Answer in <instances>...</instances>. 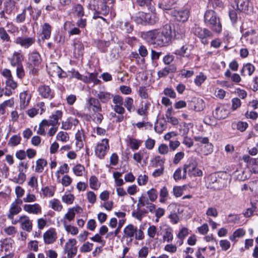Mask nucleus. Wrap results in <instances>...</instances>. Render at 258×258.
<instances>
[{
  "instance_id": "f03ea898",
  "label": "nucleus",
  "mask_w": 258,
  "mask_h": 258,
  "mask_svg": "<svg viewBox=\"0 0 258 258\" xmlns=\"http://www.w3.org/2000/svg\"><path fill=\"white\" fill-rule=\"evenodd\" d=\"M204 21L208 27L213 31L220 33L222 31V24L220 18L213 10L207 11L204 15Z\"/></svg>"
},
{
  "instance_id": "9b49d317",
  "label": "nucleus",
  "mask_w": 258,
  "mask_h": 258,
  "mask_svg": "<svg viewBox=\"0 0 258 258\" xmlns=\"http://www.w3.org/2000/svg\"><path fill=\"white\" fill-rule=\"evenodd\" d=\"M76 242L75 239H70L66 243L64 251L67 253V258H72L76 255L77 252V248L75 246Z\"/></svg>"
},
{
  "instance_id": "a18cd8bd",
  "label": "nucleus",
  "mask_w": 258,
  "mask_h": 258,
  "mask_svg": "<svg viewBox=\"0 0 258 258\" xmlns=\"http://www.w3.org/2000/svg\"><path fill=\"white\" fill-rule=\"evenodd\" d=\"M21 141V137L20 135H13L9 140L8 145L11 147H15L20 144Z\"/></svg>"
},
{
  "instance_id": "79ce46f5",
  "label": "nucleus",
  "mask_w": 258,
  "mask_h": 258,
  "mask_svg": "<svg viewBox=\"0 0 258 258\" xmlns=\"http://www.w3.org/2000/svg\"><path fill=\"white\" fill-rule=\"evenodd\" d=\"M89 184L90 187L94 190L98 189L101 185L98 181L97 177L94 175L91 176L89 179Z\"/></svg>"
},
{
  "instance_id": "c756f323",
  "label": "nucleus",
  "mask_w": 258,
  "mask_h": 258,
  "mask_svg": "<svg viewBox=\"0 0 258 258\" xmlns=\"http://www.w3.org/2000/svg\"><path fill=\"white\" fill-rule=\"evenodd\" d=\"M75 139L77 146L79 148H82L83 147V142L85 140L84 133L82 129L78 130L75 135Z\"/></svg>"
},
{
  "instance_id": "bb28decb",
  "label": "nucleus",
  "mask_w": 258,
  "mask_h": 258,
  "mask_svg": "<svg viewBox=\"0 0 258 258\" xmlns=\"http://www.w3.org/2000/svg\"><path fill=\"white\" fill-rule=\"evenodd\" d=\"M18 175L13 176L11 180L14 183L19 184H22L26 179V175L25 171H23L19 169Z\"/></svg>"
},
{
  "instance_id": "37998d69",
  "label": "nucleus",
  "mask_w": 258,
  "mask_h": 258,
  "mask_svg": "<svg viewBox=\"0 0 258 258\" xmlns=\"http://www.w3.org/2000/svg\"><path fill=\"white\" fill-rule=\"evenodd\" d=\"M134 20L138 24H146V13L143 12L138 13L134 17Z\"/></svg>"
},
{
  "instance_id": "72a5a7b5",
  "label": "nucleus",
  "mask_w": 258,
  "mask_h": 258,
  "mask_svg": "<svg viewBox=\"0 0 258 258\" xmlns=\"http://www.w3.org/2000/svg\"><path fill=\"white\" fill-rule=\"evenodd\" d=\"M165 162V159L160 156H156L151 160V165L153 167H163Z\"/></svg>"
},
{
  "instance_id": "13d9d810",
  "label": "nucleus",
  "mask_w": 258,
  "mask_h": 258,
  "mask_svg": "<svg viewBox=\"0 0 258 258\" xmlns=\"http://www.w3.org/2000/svg\"><path fill=\"white\" fill-rule=\"evenodd\" d=\"M75 200V197L73 194H67L61 198L62 201L67 204H72Z\"/></svg>"
},
{
  "instance_id": "1a4fd4ad",
  "label": "nucleus",
  "mask_w": 258,
  "mask_h": 258,
  "mask_svg": "<svg viewBox=\"0 0 258 258\" xmlns=\"http://www.w3.org/2000/svg\"><path fill=\"white\" fill-rule=\"evenodd\" d=\"M171 14L177 21L184 22L189 17V11L187 9L173 10L171 11Z\"/></svg>"
},
{
  "instance_id": "ea45409f",
  "label": "nucleus",
  "mask_w": 258,
  "mask_h": 258,
  "mask_svg": "<svg viewBox=\"0 0 258 258\" xmlns=\"http://www.w3.org/2000/svg\"><path fill=\"white\" fill-rule=\"evenodd\" d=\"M158 20L159 18L156 13L153 12L146 13V23L154 24L158 22Z\"/></svg>"
},
{
  "instance_id": "bf43d9fd",
  "label": "nucleus",
  "mask_w": 258,
  "mask_h": 258,
  "mask_svg": "<svg viewBox=\"0 0 258 258\" xmlns=\"http://www.w3.org/2000/svg\"><path fill=\"white\" fill-rule=\"evenodd\" d=\"M134 100L131 97H126L124 101V106L129 112H131L134 108Z\"/></svg>"
},
{
  "instance_id": "de8ad7c7",
  "label": "nucleus",
  "mask_w": 258,
  "mask_h": 258,
  "mask_svg": "<svg viewBox=\"0 0 258 258\" xmlns=\"http://www.w3.org/2000/svg\"><path fill=\"white\" fill-rule=\"evenodd\" d=\"M42 191L44 197H52L54 194L55 187L46 186L42 188Z\"/></svg>"
},
{
  "instance_id": "20e7f679",
  "label": "nucleus",
  "mask_w": 258,
  "mask_h": 258,
  "mask_svg": "<svg viewBox=\"0 0 258 258\" xmlns=\"http://www.w3.org/2000/svg\"><path fill=\"white\" fill-rule=\"evenodd\" d=\"M40 54L36 52H33L29 54L27 62V66L29 69L30 73L35 75L37 73V67L41 62Z\"/></svg>"
},
{
  "instance_id": "2eb2a0df",
  "label": "nucleus",
  "mask_w": 258,
  "mask_h": 258,
  "mask_svg": "<svg viewBox=\"0 0 258 258\" xmlns=\"http://www.w3.org/2000/svg\"><path fill=\"white\" fill-rule=\"evenodd\" d=\"M39 94L43 98L51 99L54 97L53 92L49 86L40 85L38 88Z\"/></svg>"
},
{
  "instance_id": "aec40b11",
  "label": "nucleus",
  "mask_w": 258,
  "mask_h": 258,
  "mask_svg": "<svg viewBox=\"0 0 258 258\" xmlns=\"http://www.w3.org/2000/svg\"><path fill=\"white\" fill-rule=\"evenodd\" d=\"M18 84L13 78L6 81V90L5 95L8 96L11 95L14 91L17 88Z\"/></svg>"
},
{
  "instance_id": "dca6fc26",
  "label": "nucleus",
  "mask_w": 258,
  "mask_h": 258,
  "mask_svg": "<svg viewBox=\"0 0 258 258\" xmlns=\"http://www.w3.org/2000/svg\"><path fill=\"white\" fill-rule=\"evenodd\" d=\"M23 210L29 214L37 215L42 211L41 206L38 203L33 204H25L23 205Z\"/></svg>"
},
{
  "instance_id": "e433bc0d",
  "label": "nucleus",
  "mask_w": 258,
  "mask_h": 258,
  "mask_svg": "<svg viewBox=\"0 0 258 258\" xmlns=\"http://www.w3.org/2000/svg\"><path fill=\"white\" fill-rule=\"evenodd\" d=\"M62 114L61 111L57 110L50 116L49 119L52 126H54L58 123V120L62 117Z\"/></svg>"
},
{
  "instance_id": "e2e57ef3",
  "label": "nucleus",
  "mask_w": 258,
  "mask_h": 258,
  "mask_svg": "<svg viewBox=\"0 0 258 258\" xmlns=\"http://www.w3.org/2000/svg\"><path fill=\"white\" fill-rule=\"evenodd\" d=\"M150 203L148 198L145 196H142L139 198L137 207L138 208H140L141 207L147 206Z\"/></svg>"
},
{
  "instance_id": "0eeeda50",
  "label": "nucleus",
  "mask_w": 258,
  "mask_h": 258,
  "mask_svg": "<svg viewBox=\"0 0 258 258\" xmlns=\"http://www.w3.org/2000/svg\"><path fill=\"white\" fill-rule=\"evenodd\" d=\"M109 141L107 139H103L97 144L95 150V155L100 159L103 158L109 150Z\"/></svg>"
},
{
  "instance_id": "49530a36",
  "label": "nucleus",
  "mask_w": 258,
  "mask_h": 258,
  "mask_svg": "<svg viewBox=\"0 0 258 258\" xmlns=\"http://www.w3.org/2000/svg\"><path fill=\"white\" fill-rule=\"evenodd\" d=\"M56 140L63 143L67 142L69 140V136L67 132L60 131L56 135Z\"/></svg>"
},
{
  "instance_id": "5701e85b",
  "label": "nucleus",
  "mask_w": 258,
  "mask_h": 258,
  "mask_svg": "<svg viewBox=\"0 0 258 258\" xmlns=\"http://www.w3.org/2000/svg\"><path fill=\"white\" fill-rule=\"evenodd\" d=\"M228 114L229 111L223 106L217 107L213 112L214 116L219 120L226 118Z\"/></svg>"
},
{
  "instance_id": "423d86ee",
  "label": "nucleus",
  "mask_w": 258,
  "mask_h": 258,
  "mask_svg": "<svg viewBox=\"0 0 258 258\" xmlns=\"http://www.w3.org/2000/svg\"><path fill=\"white\" fill-rule=\"evenodd\" d=\"M183 169V178L185 177L186 172H188L190 176H201L203 175L202 171L197 168V163L194 161L185 164Z\"/></svg>"
},
{
  "instance_id": "6e6552de",
  "label": "nucleus",
  "mask_w": 258,
  "mask_h": 258,
  "mask_svg": "<svg viewBox=\"0 0 258 258\" xmlns=\"http://www.w3.org/2000/svg\"><path fill=\"white\" fill-rule=\"evenodd\" d=\"M22 204V200L16 199L10 205L9 213L7 214V218L9 220H13L14 216L18 214L22 211L20 205Z\"/></svg>"
},
{
  "instance_id": "0e129e2a",
  "label": "nucleus",
  "mask_w": 258,
  "mask_h": 258,
  "mask_svg": "<svg viewBox=\"0 0 258 258\" xmlns=\"http://www.w3.org/2000/svg\"><path fill=\"white\" fill-rule=\"evenodd\" d=\"M0 38L4 41H10V37L3 27L0 28Z\"/></svg>"
},
{
  "instance_id": "ddd939ff",
  "label": "nucleus",
  "mask_w": 258,
  "mask_h": 258,
  "mask_svg": "<svg viewBox=\"0 0 258 258\" xmlns=\"http://www.w3.org/2000/svg\"><path fill=\"white\" fill-rule=\"evenodd\" d=\"M32 94L29 91H24L20 93L19 107L21 110L25 109L29 105Z\"/></svg>"
},
{
  "instance_id": "7ed1b4c3",
  "label": "nucleus",
  "mask_w": 258,
  "mask_h": 258,
  "mask_svg": "<svg viewBox=\"0 0 258 258\" xmlns=\"http://www.w3.org/2000/svg\"><path fill=\"white\" fill-rule=\"evenodd\" d=\"M89 8L95 11L93 18L96 19L97 18H101L103 20H105L104 18L101 16H97V14H102L106 15L109 12V8L106 4L102 1L97 0H91L89 4Z\"/></svg>"
},
{
  "instance_id": "4be33fe9",
  "label": "nucleus",
  "mask_w": 258,
  "mask_h": 258,
  "mask_svg": "<svg viewBox=\"0 0 258 258\" xmlns=\"http://www.w3.org/2000/svg\"><path fill=\"white\" fill-rule=\"evenodd\" d=\"M23 60L24 56L21 50L14 51L10 58V63L12 66L15 67L16 66L21 64Z\"/></svg>"
},
{
  "instance_id": "f704fd0d",
  "label": "nucleus",
  "mask_w": 258,
  "mask_h": 258,
  "mask_svg": "<svg viewBox=\"0 0 258 258\" xmlns=\"http://www.w3.org/2000/svg\"><path fill=\"white\" fill-rule=\"evenodd\" d=\"M14 105V101L13 99L7 100L0 104V114L4 115L6 113L7 107H12Z\"/></svg>"
},
{
  "instance_id": "c85d7f7f",
  "label": "nucleus",
  "mask_w": 258,
  "mask_h": 258,
  "mask_svg": "<svg viewBox=\"0 0 258 258\" xmlns=\"http://www.w3.org/2000/svg\"><path fill=\"white\" fill-rule=\"evenodd\" d=\"M47 165L46 160L40 158L36 161V165L34 171L37 173H41L44 170V167Z\"/></svg>"
},
{
  "instance_id": "39448f33",
  "label": "nucleus",
  "mask_w": 258,
  "mask_h": 258,
  "mask_svg": "<svg viewBox=\"0 0 258 258\" xmlns=\"http://www.w3.org/2000/svg\"><path fill=\"white\" fill-rule=\"evenodd\" d=\"M208 186L215 190H220L225 187L224 179L218 177L216 173H213L208 177Z\"/></svg>"
},
{
  "instance_id": "7c9ffc66",
  "label": "nucleus",
  "mask_w": 258,
  "mask_h": 258,
  "mask_svg": "<svg viewBox=\"0 0 258 258\" xmlns=\"http://www.w3.org/2000/svg\"><path fill=\"white\" fill-rule=\"evenodd\" d=\"M49 207L57 212L61 211L63 208L60 202L56 199H53L49 202Z\"/></svg>"
},
{
  "instance_id": "8fccbe9b",
  "label": "nucleus",
  "mask_w": 258,
  "mask_h": 258,
  "mask_svg": "<svg viewBox=\"0 0 258 258\" xmlns=\"http://www.w3.org/2000/svg\"><path fill=\"white\" fill-rule=\"evenodd\" d=\"M69 171V167L67 163H64L63 165L60 166L59 169L55 173V175L57 178H59L60 174H63L64 173H67Z\"/></svg>"
},
{
  "instance_id": "b1692460",
  "label": "nucleus",
  "mask_w": 258,
  "mask_h": 258,
  "mask_svg": "<svg viewBox=\"0 0 258 258\" xmlns=\"http://www.w3.org/2000/svg\"><path fill=\"white\" fill-rule=\"evenodd\" d=\"M63 26L64 30L68 31L70 35H79L81 33L80 29L75 27V25L70 21L65 22Z\"/></svg>"
},
{
  "instance_id": "3c124183",
  "label": "nucleus",
  "mask_w": 258,
  "mask_h": 258,
  "mask_svg": "<svg viewBox=\"0 0 258 258\" xmlns=\"http://www.w3.org/2000/svg\"><path fill=\"white\" fill-rule=\"evenodd\" d=\"M73 171L76 176H81L85 172V167L81 164H77L73 167Z\"/></svg>"
},
{
  "instance_id": "f3484780",
  "label": "nucleus",
  "mask_w": 258,
  "mask_h": 258,
  "mask_svg": "<svg viewBox=\"0 0 258 258\" xmlns=\"http://www.w3.org/2000/svg\"><path fill=\"white\" fill-rule=\"evenodd\" d=\"M57 238V234L55 230L50 228L43 234V239L45 244L53 243Z\"/></svg>"
},
{
  "instance_id": "9d476101",
  "label": "nucleus",
  "mask_w": 258,
  "mask_h": 258,
  "mask_svg": "<svg viewBox=\"0 0 258 258\" xmlns=\"http://www.w3.org/2000/svg\"><path fill=\"white\" fill-rule=\"evenodd\" d=\"M194 34L199 37L202 41V42L205 44L208 43L206 40L207 37H211L212 36V33L207 29L202 28L200 27H195L192 29Z\"/></svg>"
},
{
  "instance_id": "c03bdc74",
  "label": "nucleus",
  "mask_w": 258,
  "mask_h": 258,
  "mask_svg": "<svg viewBox=\"0 0 258 258\" xmlns=\"http://www.w3.org/2000/svg\"><path fill=\"white\" fill-rule=\"evenodd\" d=\"M237 8L241 11L245 12L248 10V0H236Z\"/></svg>"
},
{
  "instance_id": "774afa93",
  "label": "nucleus",
  "mask_w": 258,
  "mask_h": 258,
  "mask_svg": "<svg viewBox=\"0 0 258 258\" xmlns=\"http://www.w3.org/2000/svg\"><path fill=\"white\" fill-rule=\"evenodd\" d=\"M148 253L149 248L146 246H144L139 250L138 258H146Z\"/></svg>"
},
{
  "instance_id": "a878e982",
  "label": "nucleus",
  "mask_w": 258,
  "mask_h": 258,
  "mask_svg": "<svg viewBox=\"0 0 258 258\" xmlns=\"http://www.w3.org/2000/svg\"><path fill=\"white\" fill-rule=\"evenodd\" d=\"M173 110L171 106L167 109L165 112L166 121L173 125H176L178 124L179 121L177 118L173 116Z\"/></svg>"
},
{
  "instance_id": "09e8293b",
  "label": "nucleus",
  "mask_w": 258,
  "mask_h": 258,
  "mask_svg": "<svg viewBox=\"0 0 258 258\" xmlns=\"http://www.w3.org/2000/svg\"><path fill=\"white\" fill-rule=\"evenodd\" d=\"M146 213L147 211L145 210H143L138 208L137 211L132 212V216L141 221Z\"/></svg>"
},
{
  "instance_id": "4d7b16f0",
  "label": "nucleus",
  "mask_w": 258,
  "mask_h": 258,
  "mask_svg": "<svg viewBox=\"0 0 258 258\" xmlns=\"http://www.w3.org/2000/svg\"><path fill=\"white\" fill-rule=\"evenodd\" d=\"M157 228L154 225L149 226L147 229V235L151 238H154L156 235H158Z\"/></svg>"
},
{
  "instance_id": "2f4dec72",
  "label": "nucleus",
  "mask_w": 258,
  "mask_h": 258,
  "mask_svg": "<svg viewBox=\"0 0 258 258\" xmlns=\"http://www.w3.org/2000/svg\"><path fill=\"white\" fill-rule=\"evenodd\" d=\"M112 96L113 95L110 93L105 91H100L97 95V97L102 103L108 102Z\"/></svg>"
},
{
  "instance_id": "69168bd1",
  "label": "nucleus",
  "mask_w": 258,
  "mask_h": 258,
  "mask_svg": "<svg viewBox=\"0 0 258 258\" xmlns=\"http://www.w3.org/2000/svg\"><path fill=\"white\" fill-rule=\"evenodd\" d=\"M168 192L166 187H165V186L163 187L161 189V190L160 191V193H159V196H160V202L161 203L164 202L166 201V198L168 196Z\"/></svg>"
},
{
  "instance_id": "052dcab7",
  "label": "nucleus",
  "mask_w": 258,
  "mask_h": 258,
  "mask_svg": "<svg viewBox=\"0 0 258 258\" xmlns=\"http://www.w3.org/2000/svg\"><path fill=\"white\" fill-rule=\"evenodd\" d=\"M147 195L149 200L151 202L156 201L158 197L157 191L154 188H152L148 190Z\"/></svg>"
},
{
  "instance_id": "412c9836",
  "label": "nucleus",
  "mask_w": 258,
  "mask_h": 258,
  "mask_svg": "<svg viewBox=\"0 0 258 258\" xmlns=\"http://www.w3.org/2000/svg\"><path fill=\"white\" fill-rule=\"evenodd\" d=\"M88 108L91 109L94 112H99L101 111V105L98 99L91 97L88 100Z\"/></svg>"
},
{
  "instance_id": "a211bd4d",
  "label": "nucleus",
  "mask_w": 258,
  "mask_h": 258,
  "mask_svg": "<svg viewBox=\"0 0 258 258\" xmlns=\"http://www.w3.org/2000/svg\"><path fill=\"white\" fill-rule=\"evenodd\" d=\"M19 223L23 230L27 232H30L32 230V223L28 216L26 215L21 216L19 217Z\"/></svg>"
},
{
  "instance_id": "603ef678",
  "label": "nucleus",
  "mask_w": 258,
  "mask_h": 258,
  "mask_svg": "<svg viewBox=\"0 0 258 258\" xmlns=\"http://www.w3.org/2000/svg\"><path fill=\"white\" fill-rule=\"evenodd\" d=\"M184 33L185 30L183 27L180 26L174 30V37L176 39H182L184 36Z\"/></svg>"
},
{
  "instance_id": "864d4df0",
  "label": "nucleus",
  "mask_w": 258,
  "mask_h": 258,
  "mask_svg": "<svg viewBox=\"0 0 258 258\" xmlns=\"http://www.w3.org/2000/svg\"><path fill=\"white\" fill-rule=\"evenodd\" d=\"M245 233V232L242 228H239L233 232L232 235L230 236L229 238L231 241H234L237 237L243 236Z\"/></svg>"
},
{
  "instance_id": "338daca9",
  "label": "nucleus",
  "mask_w": 258,
  "mask_h": 258,
  "mask_svg": "<svg viewBox=\"0 0 258 258\" xmlns=\"http://www.w3.org/2000/svg\"><path fill=\"white\" fill-rule=\"evenodd\" d=\"M243 160L245 162L249 163V165L251 166V165L254 164H258V159L250 158L248 155H245L242 157Z\"/></svg>"
},
{
  "instance_id": "cd10ccee",
  "label": "nucleus",
  "mask_w": 258,
  "mask_h": 258,
  "mask_svg": "<svg viewBox=\"0 0 258 258\" xmlns=\"http://www.w3.org/2000/svg\"><path fill=\"white\" fill-rule=\"evenodd\" d=\"M255 68L252 64L247 63L243 66L240 73L242 76H245L246 75L251 76L254 72Z\"/></svg>"
},
{
  "instance_id": "6ab92c4d",
  "label": "nucleus",
  "mask_w": 258,
  "mask_h": 258,
  "mask_svg": "<svg viewBox=\"0 0 258 258\" xmlns=\"http://www.w3.org/2000/svg\"><path fill=\"white\" fill-rule=\"evenodd\" d=\"M83 212L82 208L78 206L73 207L68 209V212L64 215V218L69 221L73 220L76 213H81Z\"/></svg>"
},
{
  "instance_id": "f8f14e48",
  "label": "nucleus",
  "mask_w": 258,
  "mask_h": 258,
  "mask_svg": "<svg viewBox=\"0 0 258 258\" xmlns=\"http://www.w3.org/2000/svg\"><path fill=\"white\" fill-rule=\"evenodd\" d=\"M159 228L160 230V235L163 236V241L167 242H171L173 238L172 228L167 224H163L161 225Z\"/></svg>"
},
{
  "instance_id": "5fc2aeb1",
  "label": "nucleus",
  "mask_w": 258,
  "mask_h": 258,
  "mask_svg": "<svg viewBox=\"0 0 258 258\" xmlns=\"http://www.w3.org/2000/svg\"><path fill=\"white\" fill-rule=\"evenodd\" d=\"M213 146L211 143L205 145L201 149V151L204 155H208L213 152Z\"/></svg>"
},
{
  "instance_id": "f257e3e1",
  "label": "nucleus",
  "mask_w": 258,
  "mask_h": 258,
  "mask_svg": "<svg viewBox=\"0 0 258 258\" xmlns=\"http://www.w3.org/2000/svg\"><path fill=\"white\" fill-rule=\"evenodd\" d=\"M166 32L160 30L155 29L147 32L146 34V39L152 44L159 46H166L169 44L172 36L171 27L166 25Z\"/></svg>"
},
{
  "instance_id": "393cba45",
  "label": "nucleus",
  "mask_w": 258,
  "mask_h": 258,
  "mask_svg": "<svg viewBox=\"0 0 258 258\" xmlns=\"http://www.w3.org/2000/svg\"><path fill=\"white\" fill-rule=\"evenodd\" d=\"M176 71V66L174 64H171L159 71L157 72V75L159 78H164L169 74L175 72Z\"/></svg>"
},
{
  "instance_id": "473e14b6",
  "label": "nucleus",
  "mask_w": 258,
  "mask_h": 258,
  "mask_svg": "<svg viewBox=\"0 0 258 258\" xmlns=\"http://www.w3.org/2000/svg\"><path fill=\"white\" fill-rule=\"evenodd\" d=\"M51 32V27L47 23H44L42 26V39H48L50 38Z\"/></svg>"
},
{
  "instance_id": "58836bf2",
  "label": "nucleus",
  "mask_w": 258,
  "mask_h": 258,
  "mask_svg": "<svg viewBox=\"0 0 258 258\" xmlns=\"http://www.w3.org/2000/svg\"><path fill=\"white\" fill-rule=\"evenodd\" d=\"M150 105V102L148 101L145 102L144 104H142L137 110L138 114L140 115L147 116L148 114V110L149 109Z\"/></svg>"
},
{
  "instance_id": "6e6d98bb",
  "label": "nucleus",
  "mask_w": 258,
  "mask_h": 258,
  "mask_svg": "<svg viewBox=\"0 0 258 258\" xmlns=\"http://www.w3.org/2000/svg\"><path fill=\"white\" fill-rule=\"evenodd\" d=\"M146 151L145 149L141 150L139 152L134 153L133 159L138 163H141L142 158L146 154Z\"/></svg>"
},
{
  "instance_id": "a19ab883",
  "label": "nucleus",
  "mask_w": 258,
  "mask_h": 258,
  "mask_svg": "<svg viewBox=\"0 0 258 258\" xmlns=\"http://www.w3.org/2000/svg\"><path fill=\"white\" fill-rule=\"evenodd\" d=\"M127 142L133 150H138L142 144V141L133 138H129Z\"/></svg>"
},
{
  "instance_id": "4c0bfd02",
  "label": "nucleus",
  "mask_w": 258,
  "mask_h": 258,
  "mask_svg": "<svg viewBox=\"0 0 258 258\" xmlns=\"http://www.w3.org/2000/svg\"><path fill=\"white\" fill-rule=\"evenodd\" d=\"M73 13L77 17H82L84 15V11L83 6L80 4H77L73 7Z\"/></svg>"
},
{
  "instance_id": "4468645a",
  "label": "nucleus",
  "mask_w": 258,
  "mask_h": 258,
  "mask_svg": "<svg viewBox=\"0 0 258 258\" xmlns=\"http://www.w3.org/2000/svg\"><path fill=\"white\" fill-rule=\"evenodd\" d=\"M35 42L34 37H17L15 40V43L24 48H28L32 46Z\"/></svg>"
},
{
  "instance_id": "c9c22d12",
  "label": "nucleus",
  "mask_w": 258,
  "mask_h": 258,
  "mask_svg": "<svg viewBox=\"0 0 258 258\" xmlns=\"http://www.w3.org/2000/svg\"><path fill=\"white\" fill-rule=\"evenodd\" d=\"M136 227H135L132 224H129L126 226L123 230V232L125 236L129 238L133 237L136 232Z\"/></svg>"
},
{
  "instance_id": "680f3d73",
  "label": "nucleus",
  "mask_w": 258,
  "mask_h": 258,
  "mask_svg": "<svg viewBox=\"0 0 258 258\" xmlns=\"http://www.w3.org/2000/svg\"><path fill=\"white\" fill-rule=\"evenodd\" d=\"M37 198L35 195L29 192L26 194V197L23 199L22 202L33 203L35 202Z\"/></svg>"
}]
</instances>
